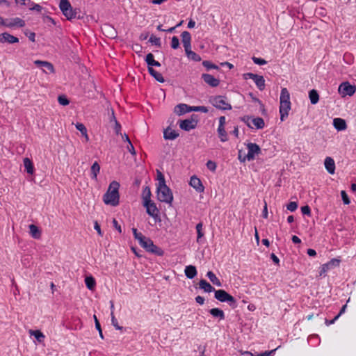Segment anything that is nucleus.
<instances>
[{
  "label": "nucleus",
  "mask_w": 356,
  "mask_h": 356,
  "mask_svg": "<svg viewBox=\"0 0 356 356\" xmlns=\"http://www.w3.org/2000/svg\"><path fill=\"white\" fill-rule=\"evenodd\" d=\"M214 293V297L218 301L221 302H227L229 305L233 309L237 307V302L236 299L225 290H216Z\"/></svg>",
  "instance_id": "20e7f679"
},
{
  "label": "nucleus",
  "mask_w": 356,
  "mask_h": 356,
  "mask_svg": "<svg viewBox=\"0 0 356 356\" xmlns=\"http://www.w3.org/2000/svg\"><path fill=\"white\" fill-rule=\"evenodd\" d=\"M308 340H309V342L311 343L313 346H317L320 343V339H319L318 335H317V334L310 335L309 337Z\"/></svg>",
  "instance_id": "79ce46f5"
},
{
  "label": "nucleus",
  "mask_w": 356,
  "mask_h": 356,
  "mask_svg": "<svg viewBox=\"0 0 356 356\" xmlns=\"http://www.w3.org/2000/svg\"><path fill=\"white\" fill-rule=\"evenodd\" d=\"M58 102L60 105L67 106L70 104V101L65 95H59Z\"/></svg>",
  "instance_id": "49530a36"
},
{
  "label": "nucleus",
  "mask_w": 356,
  "mask_h": 356,
  "mask_svg": "<svg viewBox=\"0 0 356 356\" xmlns=\"http://www.w3.org/2000/svg\"><path fill=\"white\" fill-rule=\"evenodd\" d=\"M29 9L31 10H35L37 12H40L42 10V7L40 5L38 4V3H35L33 5V7H30Z\"/></svg>",
  "instance_id": "0e129e2a"
},
{
  "label": "nucleus",
  "mask_w": 356,
  "mask_h": 356,
  "mask_svg": "<svg viewBox=\"0 0 356 356\" xmlns=\"http://www.w3.org/2000/svg\"><path fill=\"white\" fill-rule=\"evenodd\" d=\"M91 178L92 179H97V175L99 173L100 171V165L99 163L95 161L92 165L91 166Z\"/></svg>",
  "instance_id": "c9c22d12"
},
{
  "label": "nucleus",
  "mask_w": 356,
  "mask_h": 356,
  "mask_svg": "<svg viewBox=\"0 0 356 356\" xmlns=\"http://www.w3.org/2000/svg\"><path fill=\"white\" fill-rule=\"evenodd\" d=\"M35 64L39 67L47 69L50 73H54L55 72L54 65L49 62L37 60L35 61Z\"/></svg>",
  "instance_id": "aec40b11"
},
{
  "label": "nucleus",
  "mask_w": 356,
  "mask_h": 356,
  "mask_svg": "<svg viewBox=\"0 0 356 356\" xmlns=\"http://www.w3.org/2000/svg\"><path fill=\"white\" fill-rule=\"evenodd\" d=\"M140 245L147 252L153 253L158 256H163L164 251L154 244L152 239L149 238H145L140 243Z\"/></svg>",
  "instance_id": "423d86ee"
},
{
  "label": "nucleus",
  "mask_w": 356,
  "mask_h": 356,
  "mask_svg": "<svg viewBox=\"0 0 356 356\" xmlns=\"http://www.w3.org/2000/svg\"><path fill=\"white\" fill-rule=\"evenodd\" d=\"M181 42L184 47L185 53L188 59L195 62H200L201 56L191 50V35L188 31H183L181 34Z\"/></svg>",
  "instance_id": "7ed1b4c3"
},
{
  "label": "nucleus",
  "mask_w": 356,
  "mask_h": 356,
  "mask_svg": "<svg viewBox=\"0 0 356 356\" xmlns=\"http://www.w3.org/2000/svg\"><path fill=\"white\" fill-rule=\"evenodd\" d=\"M333 126L337 131H343L347 128L346 120L339 118L333 120Z\"/></svg>",
  "instance_id": "6ab92c4d"
},
{
  "label": "nucleus",
  "mask_w": 356,
  "mask_h": 356,
  "mask_svg": "<svg viewBox=\"0 0 356 356\" xmlns=\"http://www.w3.org/2000/svg\"><path fill=\"white\" fill-rule=\"evenodd\" d=\"M157 179L159 181V186H161L162 185L163 186L166 185L165 184V180L164 175L159 170H157Z\"/></svg>",
  "instance_id": "a18cd8bd"
},
{
  "label": "nucleus",
  "mask_w": 356,
  "mask_h": 356,
  "mask_svg": "<svg viewBox=\"0 0 356 356\" xmlns=\"http://www.w3.org/2000/svg\"><path fill=\"white\" fill-rule=\"evenodd\" d=\"M276 350L277 348H275L269 351H264L263 353H259V356H273L275 355Z\"/></svg>",
  "instance_id": "13d9d810"
},
{
  "label": "nucleus",
  "mask_w": 356,
  "mask_h": 356,
  "mask_svg": "<svg viewBox=\"0 0 356 356\" xmlns=\"http://www.w3.org/2000/svg\"><path fill=\"white\" fill-rule=\"evenodd\" d=\"M42 21L44 23H46V24L50 23L52 25H56L55 20L51 17L48 16V15H43Z\"/></svg>",
  "instance_id": "5fc2aeb1"
},
{
  "label": "nucleus",
  "mask_w": 356,
  "mask_h": 356,
  "mask_svg": "<svg viewBox=\"0 0 356 356\" xmlns=\"http://www.w3.org/2000/svg\"><path fill=\"white\" fill-rule=\"evenodd\" d=\"M210 102L212 104L213 106L216 108L220 110H231L232 106L226 101V97L222 95H218L215 97H211L210 99Z\"/></svg>",
  "instance_id": "0eeeda50"
},
{
  "label": "nucleus",
  "mask_w": 356,
  "mask_h": 356,
  "mask_svg": "<svg viewBox=\"0 0 356 356\" xmlns=\"http://www.w3.org/2000/svg\"><path fill=\"white\" fill-rule=\"evenodd\" d=\"M301 212L303 215H307L308 216H311V209L308 205L302 207Z\"/></svg>",
  "instance_id": "6e6d98bb"
},
{
  "label": "nucleus",
  "mask_w": 356,
  "mask_h": 356,
  "mask_svg": "<svg viewBox=\"0 0 356 356\" xmlns=\"http://www.w3.org/2000/svg\"><path fill=\"white\" fill-rule=\"evenodd\" d=\"M108 115H109L110 122L115 123V121H118L116 118H115V116L114 111L113 109H111V113L108 112Z\"/></svg>",
  "instance_id": "052dcab7"
},
{
  "label": "nucleus",
  "mask_w": 356,
  "mask_h": 356,
  "mask_svg": "<svg viewBox=\"0 0 356 356\" xmlns=\"http://www.w3.org/2000/svg\"><path fill=\"white\" fill-rule=\"evenodd\" d=\"M206 165L207 168L212 172H214L216 169V163L212 161H207Z\"/></svg>",
  "instance_id": "4d7b16f0"
},
{
  "label": "nucleus",
  "mask_w": 356,
  "mask_h": 356,
  "mask_svg": "<svg viewBox=\"0 0 356 356\" xmlns=\"http://www.w3.org/2000/svg\"><path fill=\"white\" fill-rule=\"evenodd\" d=\"M338 90L342 97H345L346 95L352 96L356 91V87L346 81L343 82L339 85Z\"/></svg>",
  "instance_id": "9d476101"
},
{
  "label": "nucleus",
  "mask_w": 356,
  "mask_h": 356,
  "mask_svg": "<svg viewBox=\"0 0 356 356\" xmlns=\"http://www.w3.org/2000/svg\"><path fill=\"white\" fill-rule=\"evenodd\" d=\"M111 323L116 330H122L123 329L122 326L118 325V321L113 314V312H111Z\"/></svg>",
  "instance_id": "de8ad7c7"
},
{
  "label": "nucleus",
  "mask_w": 356,
  "mask_h": 356,
  "mask_svg": "<svg viewBox=\"0 0 356 356\" xmlns=\"http://www.w3.org/2000/svg\"><path fill=\"white\" fill-rule=\"evenodd\" d=\"M207 277L213 284L216 285L217 286H222L221 282L212 271H208L207 273Z\"/></svg>",
  "instance_id": "473e14b6"
},
{
  "label": "nucleus",
  "mask_w": 356,
  "mask_h": 356,
  "mask_svg": "<svg viewBox=\"0 0 356 356\" xmlns=\"http://www.w3.org/2000/svg\"><path fill=\"white\" fill-rule=\"evenodd\" d=\"M325 168L327 170V171L331 174L333 175L335 171V163L332 158L331 157H326L324 161Z\"/></svg>",
  "instance_id": "a211bd4d"
},
{
  "label": "nucleus",
  "mask_w": 356,
  "mask_h": 356,
  "mask_svg": "<svg viewBox=\"0 0 356 356\" xmlns=\"http://www.w3.org/2000/svg\"><path fill=\"white\" fill-rule=\"evenodd\" d=\"M252 122L254 124V126L258 129H263L265 126L264 120H263V118L259 117L252 118Z\"/></svg>",
  "instance_id": "58836bf2"
},
{
  "label": "nucleus",
  "mask_w": 356,
  "mask_h": 356,
  "mask_svg": "<svg viewBox=\"0 0 356 356\" xmlns=\"http://www.w3.org/2000/svg\"><path fill=\"white\" fill-rule=\"evenodd\" d=\"M184 273L185 275L188 279H193L197 274L196 267L193 265L186 266Z\"/></svg>",
  "instance_id": "4be33fe9"
},
{
  "label": "nucleus",
  "mask_w": 356,
  "mask_h": 356,
  "mask_svg": "<svg viewBox=\"0 0 356 356\" xmlns=\"http://www.w3.org/2000/svg\"><path fill=\"white\" fill-rule=\"evenodd\" d=\"M254 63L259 65H263L267 63V61L261 58H257L255 56H253L252 58Z\"/></svg>",
  "instance_id": "603ef678"
},
{
  "label": "nucleus",
  "mask_w": 356,
  "mask_h": 356,
  "mask_svg": "<svg viewBox=\"0 0 356 356\" xmlns=\"http://www.w3.org/2000/svg\"><path fill=\"white\" fill-rule=\"evenodd\" d=\"M217 131L221 142L227 141V134L225 131V127H218Z\"/></svg>",
  "instance_id": "ea45409f"
},
{
  "label": "nucleus",
  "mask_w": 356,
  "mask_h": 356,
  "mask_svg": "<svg viewBox=\"0 0 356 356\" xmlns=\"http://www.w3.org/2000/svg\"><path fill=\"white\" fill-rule=\"evenodd\" d=\"M77 130H79L83 136H85L86 140H88V136L87 134V129L82 123H76L75 125Z\"/></svg>",
  "instance_id": "a19ab883"
},
{
  "label": "nucleus",
  "mask_w": 356,
  "mask_h": 356,
  "mask_svg": "<svg viewBox=\"0 0 356 356\" xmlns=\"http://www.w3.org/2000/svg\"><path fill=\"white\" fill-rule=\"evenodd\" d=\"M25 26V22L19 18L15 17L11 19H7V23L6 24V27L8 28H15V27H24Z\"/></svg>",
  "instance_id": "2eb2a0df"
},
{
  "label": "nucleus",
  "mask_w": 356,
  "mask_h": 356,
  "mask_svg": "<svg viewBox=\"0 0 356 356\" xmlns=\"http://www.w3.org/2000/svg\"><path fill=\"white\" fill-rule=\"evenodd\" d=\"M340 259L333 258L331 260H330L328 262L323 264L320 270V276H325L326 275V273L329 271L330 270L339 266L340 264Z\"/></svg>",
  "instance_id": "f8f14e48"
},
{
  "label": "nucleus",
  "mask_w": 356,
  "mask_h": 356,
  "mask_svg": "<svg viewBox=\"0 0 356 356\" xmlns=\"http://www.w3.org/2000/svg\"><path fill=\"white\" fill-rule=\"evenodd\" d=\"M209 312L213 318H217L219 320H224L225 318L224 312L219 308H212Z\"/></svg>",
  "instance_id": "393cba45"
},
{
  "label": "nucleus",
  "mask_w": 356,
  "mask_h": 356,
  "mask_svg": "<svg viewBox=\"0 0 356 356\" xmlns=\"http://www.w3.org/2000/svg\"><path fill=\"white\" fill-rule=\"evenodd\" d=\"M175 111L179 115L188 113V105L186 104H179L175 106Z\"/></svg>",
  "instance_id": "7c9ffc66"
},
{
  "label": "nucleus",
  "mask_w": 356,
  "mask_h": 356,
  "mask_svg": "<svg viewBox=\"0 0 356 356\" xmlns=\"http://www.w3.org/2000/svg\"><path fill=\"white\" fill-rule=\"evenodd\" d=\"M26 35L29 38L31 42H35V33L34 32L26 33Z\"/></svg>",
  "instance_id": "338daca9"
},
{
  "label": "nucleus",
  "mask_w": 356,
  "mask_h": 356,
  "mask_svg": "<svg viewBox=\"0 0 356 356\" xmlns=\"http://www.w3.org/2000/svg\"><path fill=\"white\" fill-rule=\"evenodd\" d=\"M309 98L312 104H316L319 101V95L317 90L312 89L309 92Z\"/></svg>",
  "instance_id": "2f4dec72"
},
{
  "label": "nucleus",
  "mask_w": 356,
  "mask_h": 356,
  "mask_svg": "<svg viewBox=\"0 0 356 356\" xmlns=\"http://www.w3.org/2000/svg\"><path fill=\"white\" fill-rule=\"evenodd\" d=\"M197 124V120H194L193 119H186L184 120H179V127L186 131H189L191 129H193L196 127Z\"/></svg>",
  "instance_id": "ddd939ff"
},
{
  "label": "nucleus",
  "mask_w": 356,
  "mask_h": 356,
  "mask_svg": "<svg viewBox=\"0 0 356 356\" xmlns=\"http://www.w3.org/2000/svg\"><path fill=\"white\" fill-rule=\"evenodd\" d=\"M245 79H252L257 87L259 90H263L265 88V79L263 76L253 74L251 72L245 73L243 74Z\"/></svg>",
  "instance_id": "9b49d317"
},
{
  "label": "nucleus",
  "mask_w": 356,
  "mask_h": 356,
  "mask_svg": "<svg viewBox=\"0 0 356 356\" xmlns=\"http://www.w3.org/2000/svg\"><path fill=\"white\" fill-rule=\"evenodd\" d=\"M202 65L207 68V70H211V69H215V70H218L219 67L218 65L212 63L211 61L209 60H204L202 62Z\"/></svg>",
  "instance_id": "37998d69"
},
{
  "label": "nucleus",
  "mask_w": 356,
  "mask_h": 356,
  "mask_svg": "<svg viewBox=\"0 0 356 356\" xmlns=\"http://www.w3.org/2000/svg\"><path fill=\"white\" fill-rule=\"evenodd\" d=\"M179 47V40L177 36H173L171 40V47L177 49Z\"/></svg>",
  "instance_id": "09e8293b"
},
{
  "label": "nucleus",
  "mask_w": 356,
  "mask_h": 356,
  "mask_svg": "<svg viewBox=\"0 0 356 356\" xmlns=\"http://www.w3.org/2000/svg\"><path fill=\"white\" fill-rule=\"evenodd\" d=\"M298 203L296 202H290L287 205H286V209L287 210L291 211V212H293L295 211L297 208H298Z\"/></svg>",
  "instance_id": "8fccbe9b"
},
{
  "label": "nucleus",
  "mask_w": 356,
  "mask_h": 356,
  "mask_svg": "<svg viewBox=\"0 0 356 356\" xmlns=\"http://www.w3.org/2000/svg\"><path fill=\"white\" fill-rule=\"evenodd\" d=\"M29 232L33 238L38 239L41 236L40 230L36 225L33 224L29 225Z\"/></svg>",
  "instance_id": "c85d7f7f"
},
{
  "label": "nucleus",
  "mask_w": 356,
  "mask_h": 356,
  "mask_svg": "<svg viewBox=\"0 0 356 356\" xmlns=\"http://www.w3.org/2000/svg\"><path fill=\"white\" fill-rule=\"evenodd\" d=\"M199 287L207 293H211L212 291L214 292L216 291L214 287H213L206 280L204 279L199 282Z\"/></svg>",
  "instance_id": "5701e85b"
},
{
  "label": "nucleus",
  "mask_w": 356,
  "mask_h": 356,
  "mask_svg": "<svg viewBox=\"0 0 356 356\" xmlns=\"http://www.w3.org/2000/svg\"><path fill=\"white\" fill-rule=\"evenodd\" d=\"M202 79L207 84L211 87H216L220 83V81L210 74H202Z\"/></svg>",
  "instance_id": "f3484780"
},
{
  "label": "nucleus",
  "mask_w": 356,
  "mask_h": 356,
  "mask_svg": "<svg viewBox=\"0 0 356 356\" xmlns=\"http://www.w3.org/2000/svg\"><path fill=\"white\" fill-rule=\"evenodd\" d=\"M157 197L160 202L171 204L173 201V195L167 185L157 187Z\"/></svg>",
  "instance_id": "39448f33"
},
{
  "label": "nucleus",
  "mask_w": 356,
  "mask_h": 356,
  "mask_svg": "<svg viewBox=\"0 0 356 356\" xmlns=\"http://www.w3.org/2000/svg\"><path fill=\"white\" fill-rule=\"evenodd\" d=\"M94 319H95V327L98 330L100 337L102 339H103L104 337H103L102 330V328H101V325H100V323H99V321L97 320V316L95 315H94Z\"/></svg>",
  "instance_id": "3c124183"
},
{
  "label": "nucleus",
  "mask_w": 356,
  "mask_h": 356,
  "mask_svg": "<svg viewBox=\"0 0 356 356\" xmlns=\"http://www.w3.org/2000/svg\"><path fill=\"white\" fill-rule=\"evenodd\" d=\"M29 334L31 336H33L39 343H42L45 339L44 334L38 330H30Z\"/></svg>",
  "instance_id": "cd10ccee"
},
{
  "label": "nucleus",
  "mask_w": 356,
  "mask_h": 356,
  "mask_svg": "<svg viewBox=\"0 0 356 356\" xmlns=\"http://www.w3.org/2000/svg\"><path fill=\"white\" fill-rule=\"evenodd\" d=\"M120 184L113 181L108 186L106 192L104 194L102 200L105 204L116 207L120 203L119 194Z\"/></svg>",
  "instance_id": "f257e3e1"
},
{
  "label": "nucleus",
  "mask_w": 356,
  "mask_h": 356,
  "mask_svg": "<svg viewBox=\"0 0 356 356\" xmlns=\"http://www.w3.org/2000/svg\"><path fill=\"white\" fill-rule=\"evenodd\" d=\"M23 163L26 172L33 175L34 172V166L32 161L29 158L26 157L23 159Z\"/></svg>",
  "instance_id": "b1692460"
},
{
  "label": "nucleus",
  "mask_w": 356,
  "mask_h": 356,
  "mask_svg": "<svg viewBox=\"0 0 356 356\" xmlns=\"http://www.w3.org/2000/svg\"><path fill=\"white\" fill-rule=\"evenodd\" d=\"M149 42L158 47H160L161 46L160 38L156 37L153 35H151V37L149 38Z\"/></svg>",
  "instance_id": "c03bdc74"
},
{
  "label": "nucleus",
  "mask_w": 356,
  "mask_h": 356,
  "mask_svg": "<svg viewBox=\"0 0 356 356\" xmlns=\"http://www.w3.org/2000/svg\"><path fill=\"white\" fill-rule=\"evenodd\" d=\"M341 195L344 204L348 205L350 203V200L345 191H341Z\"/></svg>",
  "instance_id": "864d4df0"
},
{
  "label": "nucleus",
  "mask_w": 356,
  "mask_h": 356,
  "mask_svg": "<svg viewBox=\"0 0 356 356\" xmlns=\"http://www.w3.org/2000/svg\"><path fill=\"white\" fill-rule=\"evenodd\" d=\"M280 102H290V94L288 91L287 88H282L281 92H280Z\"/></svg>",
  "instance_id": "72a5a7b5"
},
{
  "label": "nucleus",
  "mask_w": 356,
  "mask_h": 356,
  "mask_svg": "<svg viewBox=\"0 0 356 356\" xmlns=\"http://www.w3.org/2000/svg\"><path fill=\"white\" fill-rule=\"evenodd\" d=\"M248 148V154L243 159H241V156H239V159L241 161H245V159L248 161H252L255 158V155L258 154L261 152L260 147L256 144L252 143H249L247 144Z\"/></svg>",
  "instance_id": "6e6552de"
},
{
  "label": "nucleus",
  "mask_w": 356,
  "mask_h": 356,
  "mask_svg": "<svg viewBox=\"0 0 356 356\" xmlns=\"http://www.w3.org/2000/svg\"><path fill=\"white\" fill-rule=\"evenodd\" d=\"M18 42H19V39L17 37H15L13 35H10V33H8L7 32L4 33L3 43L7 42L8 44H13V43H17Z\"/></svg>",
  "instance_id": "e433bc0d"
},
{
  "label": "nucleus",
  "mask_w": 356,
  "mask_h": 356,
  "mask_svg": "<svg viewBox=\"0 0 356 356\" xmlns=\"http://www.w3.org/2000/svg\"><path fill=\"white\" fill-rule=\"evenodd\" d=\"M179 136V134L171 129L170 127L166 128L163 131V138L165 140H175Z\"/></svg>",
  "instance_id": "412c9836"
},
{
  "label": "nucleus",
  "mask_w": 356,
  "mask_h": 356,
  "mask_svg": "<svg viewBox=\"0 0 356 356\" xmlns=\"http://www.w3.org/2000/svg\"><path fill=\"white\" fill-rule=\"evenodd\" d=\"M291 110V102H280V114L281 121H284L289 115V112Z\"/></svg>",
  "instance_id": "dca6fc26"
},
{
  "label": "nucleus",
  "mask_w": 356,
  "mask_h": 356,
  "mask_svg": "<svg viewBox=\"0 0 356 356\" xmlns=\"http://www.w3.org/2000/svg\"><path fill=\"white\" fill-rule=\"evenodd\" d=\"M226 123V118L225 116H220L219 118V125L218 127H225Z\"/></svg>",
  "instance_id": "69168bd1"
},
{
  "label": "nucleus",
  "mask_w": 356,
  "mask_h": 356,
  "mask_svg": "<svg viewBox=\"0 0 356 356\" xmlns=\"http://www.w3.org/2000/svg\"><path fill=\"white\" fill-rule=\"evenodd\" d=\"M127 149L132 155H136V152L131 142H129V143L128 144Z\"/></svg>",
  "instance_id": "e2e57ef3"
},
{
  "label": "nucleus",
  "mask_w": 356,
  "mask_h": 356,
  "mask_svg": "<svg viewBox=\"0 0 356 356\" xmlns=\"http://www.w3.org/2000/svg\"><path fill=\"white\" fill-rule=\"evenodd\" d=\"M195 229L197 232V242L200 243L201 241V238L204 236V232H203V223L202 222L197 223Z\"/></svg>",
  "instance_id": "f704fd0d"
},
{
  "label": "nucleus",
  "mask_w": 356,
  "mask_h": 356,
  "mask_svg": "<svg viewBox=\"0 0 356 356\" xmlns=\"http://www.w3.org/2000/svg\"><path fill=\"white\" fill-rule=\"evenodd\" d=\"M143 207L146 208L147 213L152 216L155 222H161L159 216V211L156 206V204L152 201L148 202L147 204H143Z\"/></svg>",
  "instance_id": "1a4fd4ad"
},
{
  "label": "nucleus",
  "mask_w": 356,
  "mask_h": 356,
  "mask_svg": "<svg viewBox=\"0 0 356 356\" xmlns=\"http://www.w3.org/2000/svg\"><path fill=\"white\" fill-rule=\"evenodd\" d=\"M151 196H152V193L150 191V188L147 186L144 187L143 189V191H142V195H141V197L143 199V204H145V203L147 204L148 202L152 201Z\"/></svg>",
  "instance_id": "a878e982"
},
{
  "label": "nucleus",
  "mask_w": 356,
  "mask_h": 356,
  "mask_svg": "<svg viewBox=\"0 0 356 356\" xmlns=\"http://www.w3.org/2000/svg\"><path fill=\"white\" fill-rule=\"evenodd\" d=\"M145 236L142 233L138 232L137 235H135L134 238L140 243L143 240H145Z\"/></svg>",
  "instance_id": "680f3d73"
},
{
  "label": "nucleus",
  "mask_w": 356,
  "mask_h": 356,
  "mask_svg": "<svg viewBox=\"0 0 356 356\" xmlns=\"http://www.w3.org/2000/svg\"><path fill=\"white\" fill-rule=\"evenodd\" d=\"M148 72L151 76H152L157 81L160 83H163L165 81V79L163 76V75L154 70L151 67H148Z\"/></svg>",
  "instance_id": "c756f323"
},
{
  "label": "nucleus",
  "mask_w": 356,
  "mask_h": 356,
  "mask_svg": "<svg viewBox=\"0 0 356 356\" xmlns=\"http://www.w3.org/2000/svg\"><path fill=\"white\" fill-rule=\"evenodd\" d=\"M189 185L197 193H203L204 191V186H203L201 180L195 175L191 177Z\"/></svg>",
  "instance_id": "4468645a"
},
{
  "label": "nucleus",
  "mask_w": 356,
  "mask_h": 356,
  "mask_svg": "<svg viewBox=\"0 0 356 356\" xmlns=\"http://www.w3.org/2000/svg\"><path fill=\"white\" fill-rule=\"evenodd\" d=\"M204 298L202 297V296H197V297H195V301L197 303L200 304V305H203L204 303Z\"/></svg>",
  "instance_id": "774afa93"
},
{
  "label": "nucleus",
  "mask_w": 356,
  "mask_h": 356,
  "mask_svg": "<svg viewBox=\"0 0 356 356\" xmlns=\"http://www.w3.org/2000/svg\"><path fill=\"white\" fill-rule=\"evenodd\" d=\"M58 6L63 15L69 21H72L75 19H81L83 18V15H81L80 9L73 8L68 0H60Z\"/></svg>",
  "instance_id": "f03ea898"
},
{
  "label": "nucleus",
  "mask_w": 356,
  "mask_h": 356,
  "mask_svg": "<svg viewBox=\"0 0 356 356\" xmlns=\"http://www.w3.org/2000/svg\"><path fill=\"white\" fill-rule=\"evenodd\" d=\"M114 130L116 134L118 135L119 134H120L121 125L118 121H115V122L114 123Z\"/></svg>",
  "instance_id": "bf43d9fd"
},
{
  "label": "nucleus",
  "mask_w": 356,
  "mask_h": 356,
  "mask_svg": "<svg viewBox=\"0 0 356 356\" xmlns=\"http://www.w3.org/2000/svg\"><path fill=\"white\" fill-rule=\"evenodd\" d=\"M145 62L147 63L148 67H152L153 66H155V67L161 66V63L154 60V55L152 53H149L147 54V56L145 57Z\"/></svg>",
  "instance_id": "bb28decb"
},
{
  "label": "nucleus",
  "mask_w": 356,
  "mask_h": 356,
  "mask_svg": "<svg viewBox=\"0 0 356 356\" xmlns=\"http://www.w3.org/2000/svg\"><path fill=\"white\" fill-rule=\"evenodd\" d=\"M85 284L89 290H93L96 286V281L92 276L86 277L85 278Z\"/></svg>",
  "instance_id": "4c0bfd02"
}]
</instances>
